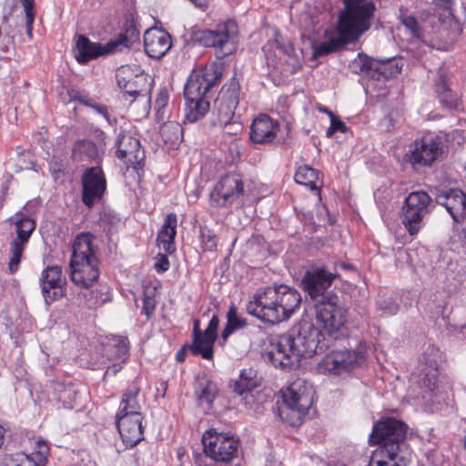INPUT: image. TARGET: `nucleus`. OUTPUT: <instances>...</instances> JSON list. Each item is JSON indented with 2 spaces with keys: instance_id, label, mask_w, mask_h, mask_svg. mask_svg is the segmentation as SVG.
<instances>
[{
  "instance_id": "obj_13",
  "label": "nucleus",
  "mask_w": 466,
  "mask_h": 466,
  "mask_svg": "<svg viewBox=\"0 0 466 466\" xmlns=\"http://www.w3.org/2000/svg\"><path fill=\"white\" fill-rule=\"evenodd\" d=\"M402 66L401 60L397 57L376 59L363 53H359L350 64L351 72L379 81L395 77Z\"/></svg>"
},
{
  "instance_id": "obj_58",
  "label": "nucleus",
  "mask_w": 466,
  "mask_h": 466,
  "mask_svg": "<svg viewBox=\"0 0 466 466\" xmlns=\"http://www.w3.org/2000/svg\"><path fill=\"white\" fill-rule=\"evenodd\" d=\"M454 24L456 25V29L452 30L451 33H448V41L443 44L434 45L438 50L450 51L460 31L458 22L454 21Z\"/></svg>"
},
{
  "instance_id": "obj_6",
  "label": "nucleus",
  "mask_w": 466,
  "mask_h": 466,
  "mask_svg": "<svg viewBox=\"0 0 466 466\" xmlns=\"http://www.w3.org/2000/svg\"><path fill=\"white\" fill-rule=\"evenodd\" d=\"M96 237L90 232H82L74 239L70 258V279L79 286L89 288L99 278V260L93 241Z\"/></svg>"
},
{
  "instance_id": "obj_63",
  "label": "nucleus",
  "mask_w": 466,
  "mask_h": 466,
  "mask_svg": "<svg viewBox=\"0 0 466 466\" xmlns=\"http://www.w3.org/2000/svg\"><path fill=\"white\" fill-rule=\"evenodd\" d=\"M188 350L191 351L190 344H184L176 353V360L177 362H184Z\"/></svg>"
},
{
  "instance_id": "obj_57",
  "label": "nucleus",
  "mask_w": 466,
  "mask_h": 466,
  "mask_svg": "<svg viewBox=\"0 0 466 466\" xmlns=\"http://www.w3.org/2000/svg\"><path fill=\"white\" fill-rule=\"evenodd\" d=\"M337 131L346 133L348 131V127L346 124L341 121L336 115H332V117L330 118V126L326 131V137H331Z\"/></svg>"
},
{
  "instance_id": "obj_36",
  "label": "nucleus",
  "mask_w": 466,
  "mask_h": 466,
  "mask_svg": "<svg viewBox=\"0 0 466 466\" xmlns=\"http://www.w3.org/2000/svg\"><path fill=\"white\" fill-rule=\"evenodd\" d=\"M108 360L127 362L129 357V342L127 337H118L115 343L106 348Z\"/></svg>"
},
{
  "instance_id": "obj_31",
  "label": "nucleus",
  "mask_w": 466,
  "mask_h": 466,
  "mask_svg": "<svg viewBox=\"0 0 466 466\" xmlns=\"http://www.w3.org/2000/svg\"><path fill=\"white\" fill-rule=\"evenodd\" d=\"M88 309H96L105 303L111 301L112 293L106 284H99L97 287L86 289L83 292Z\"/></svg>"
},
{
  "instance_id": "obj_59",
  "label": "nucleus",
  "mask_w": 466,
  "mask_h": 466,
  "mask_svg": "<svg viewBox=\"0 0 466 466\" xmlns=\"http://www.w3.org/2000/svg\"><path fill=\"white\" fill-rule=\"evenodd\" d=\"M67 96L69 97V101H77L86 106L91 99V97H89L88 95L84 94L81 91L75 88L68 89Z\"/></svg>"
},
{
  "instance_id": "obj_5",
  "label": "nucleus",
  "mask_w": 466,
  "mask_h": 466,
  "mask_svg": "<svg viewBox=\"0 0 466 466\" xmlns=\"http://www.w3.org/2000/svg\"><path fill=\"white\" fill-rule=\"evenodd\" d=\"M408 425L395 418H382L373 424L370 443L378 451L399 456L401 461H411L412 451L408 443Z\"/></svg>"
},
{
  "instance_id": "obj_11",
  "label": "nucleus",
  "mask_w": 466,
  "mask_h": 466,
  "mask_svg": "<svg viewBox=\"0 0 466 466\" xmlns=\"http://www.w3.org/2000/svg\"><path fill=\"white\" fill-rule=\"evenodd\" d=\"M326 296L323 299L314 301L316 319L327 336L336 340L347 321V309L340 304L336 293Z\"/></svg>"
},
{
  "instance_id": "obj_44",
  "label": "nucleus",
  "mask_w": 466,
  "mask_h": 466,
  "mask_svg": "<svg viewBox=\"0 0 466 466\" xmlns=\"http://www.w3.org/2000/svg\"><path fill=\"white\" fill-rule=\"evenodd\" d=\"M199 239L201 248L204 252H213L217 250L218 238L209 228L200 226Z\"/></svg>"
},
{
  "instance_id": "obj_49",
  "label": "nucleus",
  "mask_w": 466,
  "mask_h": 466,
  "mask_svg": "<svg viewBox=\"0 0 466 466\" xmlns=\"http://www.w3.org/2000/svg\"><path fill=\"white\" fill-rule=\"evenodd\" d=\"M440 103L450 110L459 111L462 109V102L461 98L451 89L444 93L439 98Z\"/></svg>"
},
{
  "instance_id": "obj_20",
  "label": "nucleus",
  "mask_w": 466,
  "mask_h": 466,
  "mask_svg": "<svg viewBox=\"0 0 466 466\" xmlns=\"http://www.w3.org/2000/svg\"><path fill=\"white\" fill-rule=\"evenodd\" d=\"M66 279L63 276L61 266H46L42 270L39 278V286L45 303L47 306L66 296Z\"/></svg>"
},
{
  "instance_id": "obj_61",
  "label": "nucleus",
  "mask_w": 466,
  "mask_h": 466,
  "mask_svg": "<svg viewBox=\"0 0 466 466\" xmlns=\"http://www.w3.org/2000/svg\"><path fill=\"white\" fill-rule=\"evenodd\" d=\"M434 5H437L439 8L442 9L445 12H448L449 17H451V20L455 19V15L452 13V5L453 1L452 0H432Z\"/></svg>"
},
{
  "instance_id": "obj_52",
  "label": "nucleus",
  "mask_w": 466,
  "mask_h": 466,
  "mask_svg": "<svg viewBox=\"0 0 466 466\" xmlns=\"http://www.w3.org/2000/svg\"><path fill=\"white\" fill-rule=\"evenodd\" d=\"M8 466H40L36 461L25 453L13 454Z\"/></svg>"
},
{
  "instance_id": "obj_39",
  "label": "nucleus",
  "mask_w": 466,
  "mask_h": 466,
  "mask_svg": "<svg viewBox=\"0 0 466 466\" xmlns=\"http://www.w3.org/2000/svg\"><path fill=\"white\" fill-rule=\"evenodd\" d=\"M441 361V350L432 345H428L420 358V369L439 370Z\"/></svg>"
},
{
  "instance_id": "obj_55",
  "label": "nucleus",
  "mask_w": 466,
  "mask_h": 466,
  "mask_svg": "<svg viewBox=\"0 0 466 466\" xmlns=\"http://www.w3.org/2000/svg\"><path fill=\"white\" fill-rule=\"evenodd\" d=\"M157 301L154 294H150L147 291L143 295V306L141 313L147 316V319H150L156 309Z\"/></svg>"
},
{
  "instance_id": "obj_7",
  "label": "nucleus",
  "mask_w": 466,
  "mask_h": 466,
  "mask_svg": "<svg viewBox=\"0 0 466 466\" xmlns=\"http://www.w3.org/2000/svg\"><path fill=\"white\" fill-rule=\"evenodd\" d=\"M201 441L205 455L194 453L196 466H228L238 457L240 441L230 432L209 429Z\"/></svg>"
},
{
  "instance_id": "obj_33",
  "label": "nucleus",
  "mask_w": 466,
  "mask_h": 466,
  "mask_svg": "<svg viewBox=\"0 0 466 466\" xmlns=\"http://www.w3.org/2000/svg\"><path fill=\"white\" fill-rule=\"evenodd\" d=\"M218 317L217 315H213L207 329L204 330V360H211L214 358V345L218 339Z\"/></svg>"
},
{
  "instance_id": "obj_1",
  "label": "nucleus",
  "mask_w": 466,
  "mask_h": 466,
  "mask_svg": "<svg viewBox=\"0 0 466 466\" xmlns=\"http://www.w3.org/2000/svg\"><path fill=\"white\" fill-rule=\"evenodd\" d=\"M333 340L311 322L304 321L293 326L286 334L271 339L262 358L275 368L291 370L299 366L302 358L324 352Z\"/></svg>"
},
{
  "instance_id": "obj_54",
  "label": "nucleus",
  "mask_w": 466,
  "mask_h": 466,
  "mask_svg": "<svg viewBox=\"0 0 466 466\" xmlns=\"http://www.w3.org/2000/svg\"><path fill=\"white\" fill-rule=\"evenodd\" d=\"M86 106L94 109L97 114L103 116L109 125L112 126L116 123V119L111 117L109 108L106 105L96 103L93 98H91Z\"/></svg>"
},
{
  "instance_id": "obj_42",
  "label": "nucleus",
  "mask_w": 466,
  "mask_h": 466,
  "mask_svg": "<svg viewBox=\"0 0 466 466\" xmlns=\"http://www.w3.org/2000/svg\"><path fill=\"white\" fill-rule=\"evenodd\" d=\"M26 245L27 242H20L15 238L12 240L10 244L11 257L8 262V269L11 274L17 271Z\"/></svg>"
},
{
  "instance_id": "obj_41",
  "label": "nucleus",
  "mask_w": 466,
  "mask_h": 466,
  "mask_svg": "<svg viewBox=\"0 0 466 466\" xmlns=\"http://www.w3.org/2000/svg\"><path fill=\"white\" fill-rule=\"evenodd\" d=\"M439 370L420 369L419 385L426 392L434 393L437 388Z\"/></svg>"
},
{
  "instance_id": "obj_48",
  "label": "nucleus",
  "mask_w": 466,
  "mask_h": 466,
  "mask_svg": "<svg viewBox=\"0 0 466 466\" xmlns=\"http://www.w3.org/2000/svg\"><path fill=\"white\" fill-rule=\"evenodd\" d=\"M132 46L133 44L129 41L127 35L122 33V31L117 35V36L111 39L105 45L107 55L122 51L124 48H129Z\"/></svg>"
},
{
  "instance_id": "obj_14",
  "label": "nucleus",
  "mask_w": 466,
  "mask_h": 466,
  "mask_svg": "<svg viewBox=\"0 0 466 466\" xmlns=\"http://www.w3.org/2000/svg\"><path fill=\"white\" fill-rule=\"evenodd\" d=\"M339 278L337 272H329L324 267L312 266L305 271L300 286L314 302L325 299L327 294H335L329 289Z\"/></svg>"
},
{
  "instance_id": "obj_30",
  "label": "nucleus",
  "mask_w": 466,
  "mask_h": 466,
  "mask_svg": "<svg viewBox=\"0 0 466 466\" xmlns=\"http://www.w3.org/2000/svg\"><path fill=\"white\" fill-rule=\"evenodd\" d=\"M54 399L63 403L65 408H73V404L76 399V390L72 382L66 383L59 380L52 381Z\"/></svg>"
},
{
  "instance_id": "obj_29",
  "label": "nucleus",
  "mask_w": 466,
  "mask_h": 466,
  "mask_svg": "<svg viewBox=\"0 0 466 466\" xmlns=\"http://www.w3.org/2000/svg\"><path fill=\"white\" fill-rule=\"evenodd\" d=\"M217 393V384L206 373L197 377L195 394L200 403L205 402L209 406L212 405Z\"/></svg>"
},
{
  "instance_id": "obj_24",
  "label": "nucleus",
  "mask_w": 466,
  "mask_h": 466,
  "mask_svg": "<svg viewBox=\"0 0 466 466\" xmlns=\"http://www.w3.org/2000/svg\"><path fill=\"white\" fill-rule=\"evenodd\" d=\"M171 35L163 29L150 28L144 34L146 54L156 60L161 59L171 48Z\"/></svg>"
},
{
  "instance_id": "obj_2",
  "label": "nucleus",
  "mask_w": 466,
  "mask_h": 466,
  "mask_svg": "<svg viewBox=\"0 0 466 466\" xmlns=\"http://www.w3.org/2000/svg\"><path fill=\"white\" fill-rule=\"evenodd\" d=\"M334 26L325 29L324 41L313 44L312 56L318 58L338 53L348 45L357 44L371 26L376 6L372 0H341Z\"/></svg>"
},
{
  "instance_id": "obj_12",
  "label": "nucleus",
  "mask_w": 466,
  "mask_h": 466,
  "mask_svg": "<svg viewBox=\"0 0 466 466\" xmlns=\"http://www.w3.org/2000/svg\"><path fill=\"white\" fill-rule=\"evenodd\" d=\"M444 149L443 137L429 133L411 144L410 149L404 155V160L410 163L413 169L431 167L436 161L442 159Z\"/></svg>"
},
{
  "instance_id": "obj_17",
  "label": "nucleus",
  "mask_w": 466,
  "mask_h": 466,
  "mask_svg": "<svg viewBox=\"0 0 466 466\" xmlns=\"http://www.w3.org/2000/svg\"><path fill=\"white\" fill-rule=\"evenodd\" d=\"M82 202L91 208L99 202L106 190V178L101 166L88 167L81 176Z\"/></svg>"
},
{
  "instance_id": "obj_16",
  "label": "nucleus",
  "mask_w": 466,
  "mask_h": 466,
  "mask_svg": "<svg viewBox=\"0 0 466 466\" xmlns=\"http://www.w3.org/2000/svg\"><path fill=\"white\" fill-rule=\"evenodd\" d=\"M244 194L242 177L237 173L223 176L210 193L211 205L216 208L232 205Z\"/></svg>"
},
{
  "instance_id": "obj_46",
  "label": "nucleus",
  "mask_w": 466,
  "mask_h": 466,
  "mask_svg": "<svg viewBox=\"0 0 466 466\" xmlns=\"http://www.w3.org/2000/svg\"><path fill=\"white\" fill-rule=\"evenodd\" d=\"M204 331L200 329V320L195 319L193 322V339L191 347V354L193 356L200 355L203 358L204 354Z\"/></svg>"
},
{
  "instance_id": "obj_21",
  "label": "nucleus",
  "mask_w": 466,
  "mask_h": 466,
  "mask_svg": "<svg viewBox=\"0 0 466 466\" xmlns=\"http://www.w3.org/2000/svg\"><path fill=\"white\" fill-rule=\"evenodd\" d=\"M434 204L444 207L452 219L461 223L466 218V194L459 187H435L431 190Z\"/></svg>"
},
{
  "instance_id": "obj_62",
  "label": "nucleus",
  "mask_w": 466,
  "mask_h": 466,
  "mask_svg": "<svg viewBox=\"0 0 466 466\" xmlns=\"http://www.w3.org/2000/svg\"><path fill=\"white\" fill-rule=\"evenodd\" d=\"M124 363L125 362L115 361L112 365L107 366L104 373V379L107 376H116L123 369Z\"/></svg>"
},
{
  "instance_id": "obj_26",
  "label": "nucleus",
  "mask_w": 466,
  "mask_h": 466,
  "mask_svg": "<svg viewBox=\"0 0 466 466\" xmlns=\"http://www.w3.org/2000/svg\"><path fill=\"white\" fill-rule=\"evenodd\" d=\"M74 55L78 64L86 65L91 60L107 55V53L105 45L92 42L85 35H77Z\"/></svg>"
},
{
  "instance_id": "obj_15",
  "label": "nucleus",
  "mask_w": 466,
  "mask_h": 466,
  "mask_svg": "<svg viewBox=\"0 0 466 466\" xmlns=\"http://www.w3.org/2000/svg\"><path fill=\"white\" fill-rule=\"evenodd\" d=\"M116 157L127 167H132L137 173L144 170L145 151L141 148L140 140L131 132L121 131L115 143Z\"/></svg>"
},
{
  "instance_id": "obj_25",
  "label": "nucleus",
  "mask_w": 466,
  "mask_h": 466,
  "mask_svg": "<svg viewBox=\"0 0 466 466\" xmlns=\"http://www.w3.org/2000/svg\"><path fill=\"white\" fill-rule=\"evenodd\" d=\"M279 131V123L267 114L258 115L250 126L249 138L255 144L272 142Z\"/></svg>"
},
{
  "instance_id": "obj_38",
  "label": "nucleus",
  "mask_w": 466,
  "mask_h": 466,
  "mask_svg": "<svg viewBox=\"0 0 466 466\" xmlns=\"http://www.w3.org/2000/svg\"><path fill=\"white\" fill-rule=\"evenodd\" d=\"M410 462L401 461L399 456L375 450L370 456L368 466H410Z\"/></svg>"
},
{
  "instance_id": "obj_34",
  "label": "nucleus",
  "mask_w": 466,
  "mask_h": 466,
  "mask_svg": "<svg viewBox=\"0 0 466 466\" xmlns=\"http://www.w3.org/2000/svg\"><path fill=\"white\" fill-rule=\"evenodd\" d=\"M258 385L256 372L252 369L243 370L239 377L231 385L232 390L238 395L252 391Z\"/></svg>"
},
{
  "instance_id": "obj_28",
  "label": "nucleus",
  "mask_w": 466,
  "mask_h": 466,
  "mask_svg": "<svg viewBox=\"0 0 466 466\" xmlns=\"http://www.w3.org/2000/svg\"><path fill=\"white\" fill-rule=\"evenodd\" d=\"M140 393V388L133 383L128 386L122 395L116 415H142L140 412L141 406L138 403L137 397Z\"/></svg>"
},
{
  "instance_id": "obj_53",
  "label": "nucleus",
  "mask_w": 466,
  "mask_h": 466,
  "mask_svg": "<svg viewBox=\"0 0 466 466\" xmlns=\"http://www.w3.org/2000/svg\"><path fill=\"white\" fill-rule=\"evenodd\" d=\"M49 454V446L46 441H37L35 442V446L34 449L33 455L35 457L34 458L38 464H44L47 461V456Z\"/></svg>"
},
{
  "instance_id": "obj_32",
  "label": "nucleus",
  "mask_w": 466,
  "mask_h": 466,
  "mask_svg": "<svg viewBox=\"0 0 466 466\" xmlns=\"http://www.w3.org/2000/svg\"><path fill=\"white\" fill-rule=\"evenodd\" d=\"M226 318L227 323L221 332L223 342H226L235 331L248 326L247 319L238 314V309L233 303L229 306Z\"/></svg>"
},
{
  "instance_id": "obj_51",
  "label": "nucleus",
  "mask_w": 466,
  "mask_h": 466,
  "mask_svg": "<svg viewBox=\"0 0 466 466\" xmlns=\"http://www.w3.org/2000/svg\"><path fill=\"white\" fill-rule=\"evenodd\" d=\"M122 33L127 35L129 41L134 45L139 41L140 33L133 19H127L123 25Z\"/></svg>"
},
{
  "instance_id": "obj_45",
  "label": "nucleus",
  "mask_w": 466,
  "mask_h": 466,
  "mask_svg": "<svg viewBox=\"0 0 466 466\" xmlns=\"http://www.w3.org/2000/svg\"><path fill=\"white\" fill-rule=\"evenodd\" d=\"M399 19L413 37L420 38L421 36L422 29L419 22L413 15L408 14L406 9L400 8Z\"/></svg>"
},
{
  "instance_id": "obj_4",
  "label": "nucleus",
  "mask_w": 466,
  "mask_h": 466,
  "mask_svg": "<svg viewBox=\"0 0 466 466\" xmlns=\"http://www.w3.org/2000/svg\"><path fill=\"white\" fill-rule=\"evenodd\" d=\"M222 75V66L212 63L189 76L184 87L187 121L195 123L207 115L215 94L213 88L218 86Z\"/></svg>"
},
{
  "instance_id": "obj_23",
  "label": "nucleus",
  "mask_w": 466,
  "mask_h": 466,
  "mask_svg": "<svg viewBox=\"0 0 466 466\" xmlns=\"http://www.w3.org/2000/svg\"><path fill=\"white\" fill-rule=\"evenodd\" d=\"M143 415H116V425L127 449L137 446L144 440Z\"/></svg>"
},
{
  "instance_id": "obj_37",
  "label": "nucleus",
  "mask_w": 466,
  "mask_h": 466,
  "mask_svg": "<svg viewBox=\"0 0 466 466\" xmlns=\"http://www.w3.org/2000/svg\"><path fill=\"white\" fill-rule=\"evenodd\" d=\"M15 217L17 218L15 221L16 231V237L15 238L18 239L20 242L28 243L30 237L36 227L35 220L30 217L23 215L21 211L16 212Z\"/></svg>"
},
{
  "instance_id": "obj_64",
  "label": "nucleus",
  "mask_w": 466,
  "mask_h": 466,
  "mask_svg": "<svg viewBox=\"0 0 466 466\" xmlns=\"http://www.w3.org/2000/svg\"><path fill=\"white\" fill-rule=\"evenodd\" d=\"M25 13V16H28V15H32L33 16L35 15L34 7H35V0H20Z\"/></svg>"
},
{
  "instance_id": "obj_3",
  "label": "nucleus",
  "mask_w": 466,
  "mask_h": 466,
  "mask_svg": "<svg viewBox=\"0 0 466 466\" xmlns=\"http://www.w3.org/2000/svg\"><path fill=\"white\" fill-rule=\"evenodd\" d=\"M301 302L299 292L284 284L258 289L246 304V311L265 324L276 325L290 319Z\"/></svg>"
},
{
  "instance_id": "obj_56",
  "label": "nucleus",
  "mask_w": 466,
  "mask_h": 466,
  "mask_svg": "<svg viewBox=\"0 0 466 466\" xmlns=\"http://www.w3.org/2000/svg\"><path fill=\"white\" fill-rule=\"evenodd\" d=\"M449 78L446 75L440 74L434 81V92L437 98L450 90Z\"/></svg>"
},
{
  "instance_id": "obj_19",
  "label": "nucleus",
  "mask_w": 466,
  "mask_h": 466,
  "mask_svg": "<svg viewBox=\"0 0 466 466\" xmlns=\"http://www.w3.org/2000/svg\"><path fill=\"white\" fill-rule=\"evenodd\" d=\"M96 132L98 133L97 138L101 140V143H96L89 138L77 139L73 143L70 158L74 163L83 166L101 165L105 153V133L101 129H97Z\"/></svg>"
},
{
  "instance_id": "obj_43",
  "label": "nucleus",
  "mask_w": 466,
  "mask_h": 466,
  "mask_svg": "<svg viewBox=\"0 0 466 466\" xmlns=\"http://www.w3.org/2000/svg\"><path fill=\"white\" fill-rule=\"evenodd\" d=\"M118 86L121 89L123 97L127 100L130 97V102L135 101L139 96H147L148 92L138 88V81L137 79H130L122 84V81H118Z\"/></svg>"
},
{
  "instance_id": "obj_60",
  "label": "nucleus",
  "mask_w": 466,
  "mask_h": 466,
  "mask_svg": "<svg viewBox=\"0 0 466 466\" xmlns=\"http://www.w3.org/2000/svg\"><path fill=\"white\" fill-rule=\"evenodd\" d=\"M157 261L155 263V269L158 273H163L168 270L169 268V260L167 257L164 254H158L157 256Z\"/></svg>"
},
{
  "instance_id": "obj_35",
  "label": "nucleus",
  "mask_w": 466,
  "mask_h": 466,
  "mask_svg": "<svg viewBox=\"0 0 466 466\" xmlns=\"http://www.w3.org/2000/svg\"><path fill=\"white\" fill-rule=\"evenodd\" d=\"M294 179L296 183L309 187L311 191L319 193V187L317 181L319 179V171L309 165H303L298 167Z\"/></svg>"
},
{
  "instance_id": "obj_40",
  "label": "nucleus",
  "mask_w": 466,
  "mask_h": 466,
  "mask_svg": "<svg viewBox=\"0 0 466 466\" xmlns=\"http://www.w3.org/2000/svg\"><path fill=\"white\" fill-rule=\"evenodd\" d=\"M160 135L166 144L177 145L182 140L183 128L177 122L169 121L161 127Z\"/></svg>"
},
{
  "instance_id": "obj_8",
  "label": "nucleus",
  "mask_w": 466,
  "mask_h": 466,
  "mask_svg": "<svg viewBox=\"0 0 466 466\" xmlns=\"http://www.w3.org/2000/svg\"><path fill=\"white\" fill-rule=\"evenodd\" d=\"M238 33L237 23L229 19L218 24L214 29L195 30L192 38L205 47L215 48L217 57L224 58L233 53Z\"/></svg>"
},
{
  "instance_id": "obj_47",
  "label": "nucleus",
  "mask_w": 466,
  "mask_h": 466,
  "mask_svg": "<svg viewBox=\"0 0 466 466\" xmlns=\"http://www.w3.org/2000/svg\"><path fill=\"white\" fill-rule=\"evenodd\" d=\"M169 100V93L167 87L159 88L155 100V110L157 120H164L166 114V106Z\"/></svg>"
},
{
  "instance_id": "obj_10",
  "label": "nucleus",
  "mask_w": 466,
  "mask_h": 466,
  "mask_svg": "<svg viewBox=\"0 0 466 466\" xmlns=\"http://www.w3.org/2000/svg\"><path fill=\"white\" fill-rule=\"evenodd\" d=\"M434 208V200L424 190L412 191L405 198L401 209V222L410 236L419 233L424 226V218Z\"/></svg>"
},
{
  "instance_id": "obj_50",
  "label": "nucleus",
  "mask_w": 466,
  "mask_h": 466,
  "mask_svg": "<svg viewBox=\"0 0 466 466\" xmlns=\"http://www.w3.org/2000/svg\"><path fill=\"white\" fill-rule=\"evenodd\" d=\"M383 315L393 316L399 311L400 306L392 297H380L377 301Z\"/></svg>"
},
{
  "instance_id": "obj_9",
  "label": "nucleus",
  "mask_w": 466,
  "mask_h": 466,
  "mask_svg": "<svg viewBox=\"0 0 466 466\" xmlns=\"http://www.w3.org/2000/svg\"><path fill=\"white\" fill-rule=\"evenodd\" d=\"M367 345L360 341L354 350H332L318 364L320 373L340 375L361 367L366 361Z\"/></svg>"
},
{
  "instance_id": "obj_22",
  "label": "nucleus",
  "mask_w": 466,
  "mask_h": 466,
  "mask_svg": "<svg viewBox=\"0 0 466 466\" xmlns=\"http://www.w3.org/2000/svg\"><path fill=\"white\" fill-rule=\"evenodd\" d=\"M284 401L291 411L298 413L299 420L305 416L313 404L314 389L303 380H297L289 387Z\"/></svg>"
},
{
  "instance_id": "obj_18",
  "label": "nucleus",
  "mask_w": 466,
  "mask_h": 466,
  "mask_svg": "<svg viewBox=\"0 0 466 466\" xmlns=\"http://www.w3.org/2000/svg\"><path fill=\"white\" fill-rule=\"evenodd\" d=\"M240 84L232 76L220 89L214 100V111L217 112L220 124L227 125L232 120L239 102Z\"/></svg>"
},
{
  "instance_id": "obj_27",
  "label": "nucleus",
  "mask_w": 466,
  "mask_h": 466,
  "mask_svg": "<svg viewBox=\"0 0 466 466\" xmlns=\"http://www.w3.org/2000/svg\"><path fill=\"white\" fill-rule=\"evenodd\" d=\"M177 218L175 213L165 217L164 223L157 233V242L167 254L175 250V238L177 236Z\"/></svg>"
}]
</instances>
